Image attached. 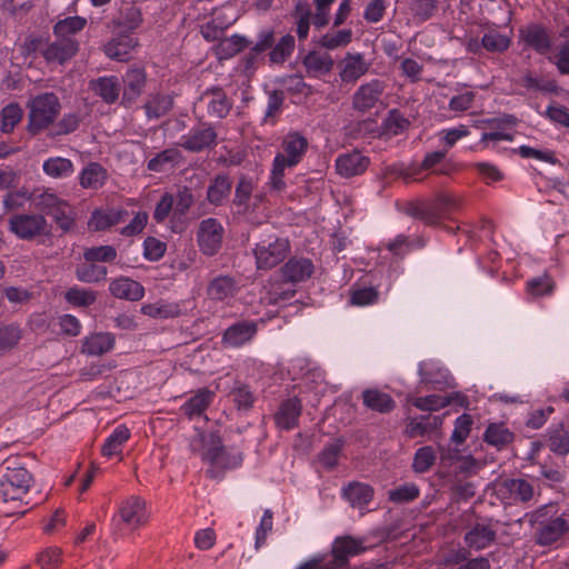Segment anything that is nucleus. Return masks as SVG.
<instances>
[{
    "label": "nucleus",
    "instance_id": "7",
    "mask_svg": "<svg viewBox=\"0 0 569 569\" xmlns=\"http://www.w3.org/2000/svg\"><path fill=\"white\" fill-rule=\"evenodd\" d=\"M80 50L78 40L56 38L48 41L42 49V57L49 64L63 66L74 58Z\"/></svg>",
    "mask_w": 569,
    "mask_h": 569
},
{
    "label": "nucleus",
    "instance_id": "27",
    "mask_svg": "<svg viewBox=\"0 0 569 569\" xmlns=\"http://www.w3.org/2000/svg\"><path fill=\"white\" fill-rule=\"evenodd\" d=\"M303 66L310 77H319L330 72L333 60L327 52L310 51L303 58Z\"/></svg>",
    "mask_w": 569,
    "mask_h": 569
},
{
    "label": "nucleus",
    "instance_id": "25",
    "mask_svg": "<svg viewBox=\"0 0 569 569\" xmlns=\"http://www.w3.org/2000/svg\"><path fill=\"white\" fill-rule=\"evenodd\" d=\"M237 281L230 276H219L210 281L207 295L211 300L222 301L237 292Z\"/></svg>",
    "mask_w": 569,
    "mask_h": 569
},
{
    "label": "nucleus",
    "instance_id": "12",
    "mask_svg": "<svg viewBox=\"0 0 569 569\" xmlns=\"http://www.w3.org/2000/svg\"><path fill=\"white\" fill-rule=\"evenodd\" d=\"M370 160L359 151L341 154L336 161L337 172L346 178L362 174L369 167Z\"/></svg>",
    "mask_w": 569,
    "mask_h": 569
},
{
    "label": "nucleus",
    "instance_id": "9",
    "mask_svg": "<svg viewBox=\"0 0 569 569\" xmlns=\"http://www.w3.org/2000/svg\"><path fill=\"white\" fill-rule=\"evenodd\" d=\"M455 206V199L449 194H438L432 201L416 206L412 216L427 224H436Z\"/></svg>",
    "mask_w": 569,
    "mask_h": 569
},
{
    "label": "nucleus",
    "instance_id": "8",
    "mask_svg": "<svg viewBox=\"0 0 569 569\" xmlns=\"http://www.w3.org/2000/svg\"><path fill=\"white\" fill-rule=\"evenodd\" d=\"M281 147L283 152L274 157V162L278 167L286 166L290 168L301 161L308 149V140L299 132H290L283 138Z\"/></svg>",
    "mask_w": 569,
    "mask_h": 569
},
{
    "label": "nucleus",
    "instance_id": "22",
    "mask_svg": "<svg viewBox=\"0 0 569 569\" xmlns=\"http://www.w3.org/2000/svg\"><path fill=\"white\" fill-rule=\"evenodd\" d=\"M301 413V402L298 398H292L283 401L274 416L278 427L282 429L293 428Z\"/></svg>",
    "mask_w": 569,
    "mask_h": 569
},
{
    "label": "nucleus",
    "instance_id": "28",
    "mask_svg": "<svg viewBox=\"0 0 569 569\" xmlns=\"http://www.w3.org/2000/svg\"><path fill=\"white\" fill-rule=\"evenodd\" d=\"M521 38L539 53H547L551 47L547 31L537 24L529 26L521 31Z\"/></svg>",
    "mask_w": 569,
    "mask_h": 569
},
{
    "label": "nucleus",
    "instance_id": "42",
    "mask_svg": "<svg viewBox=\"0 0 569 569\" xmlns=\"http://www.w3.org/2000/svg\"><path fill=\"white\" fill-rule=\"evenodd\" d=\"M108 270L103 266L94 264L93 262L83 263L77 267L76 276L78 280L87 283L99 282L104 280Z\"/></svg>",
    "mask_w": 569,
    "mask_h": 569
},
{
    "label": "nucleus",
    "instance_id": "33",
    "mask_svg": "<svg viewBox=\"0 0 569 569\" xmlns=\"http://www.w3.org/2000/svg\"><path fill=\"white\" fill-rule=\"evenodd\" d=\"M213 398V392L203 388L191 397L183 406L182 411L189 418L200 416L209 407Z\"/></svg>",
    "mask_w": 569,
    "mask_h": 569
},
{
    "label": "nucleus",
    "instance_id": "31",
    "mask_svg": "<svg viewBox=\"0 0 569 569\" xmlns=\"http://www.w3.org/2000/svg\"><path fill=\"white\" fill-rule=\"evenodd\" d=\"M363 550L361 542L351 537H342L336 539L332 553L336 556V561L343 563L346 567L350 556L360 553Z\"/></svg>",
    "mask_w": 569,
    "mask_h": 569
},
{
    "label": "nucleus",
    "instance_id": "50",
    "mask_svg": "<svg viewBox=\"0 0 569 569\" xmlns=\"http://www.w3.org/2000/svg\"><path fill=\"white\" fill-rule=\"evenodd\" d=\"M172 108V100L167 96H156L144 104L148 118L158 119Z\"/></svg>",
    "mask_w": 569,
    "mask_h": 569
},
{
    "label": "nucleus",
    "instance_id": "14",
    "mask_svg": "<svg viewBox=\"0 0 569 569\" xmlns=\"http://www.w3.org/2000/svg\"><path fill=\"white\" fill-rule=\"evenodd\" d=\"M313 263L307 258H291L281 268V274L287 282H301L313 273Z\"/></svg>",
    "mask_w": 569,
    "mask_h": 569
},
{
    "label": "nucleus",
    "instance_id": "1",
    "mask_svg": "<svg viewBox=\"0 0 569 569\" xmlns=\"http://www.w3.org/2000/svg\"><path fill=\"white\" fill-rule=\"evenodd\" d=\"M28 108L27 130L32 136H37L54 122L60 113L61 104L53 92H46L30 100Z\"/></svg>",
    "mask_w": 569,
    "mask_h": 569
},
{
    "label": "nucleus",
    "instance_id": "40",
    "mask_svg": "<svg viewBox=\"0 0 569 569\" xmlns=\"http://www.w3.org/2000/svg\"><path fill=\"white\" fill-rule=\"evenodd\" d=\"M553 280L546 273L531 278L527 282V292L531 298L550 296L553 291Z\"/></svg>",
    "mask_w": 569,
    "mask_h": 569
},
{
    "label": "nucleus",
    "instance_id": "45",
    "mask_svg": "<svg viewBox=\"0 0 569 569\" xmlns=\"http://www.w3.org/2000/svg\"><path fill=\"white\" fill-rule=\"evenodd\" d=\"M22 337L17 325L0 326V355L14 348Z\"/></svg>",
    "mask_w": 569,
    "mask_h": 569
},
{
    "label": "nucleus",
    "instance_id": "3",
    "mask_svg": "<svg viewBox=\"0 0 569 569\" xmlns=\"http://www.w3.org/2000/svg\"><path fill=\"white\" fill-rule=\"evenodd\" d=\"M2 467L6 470L3 480L0 482L3 488L1 499L3 502L9 500L18 502L22 507L19 497L10 492V489L20 492H27L32 480L31 473L23 467L19 458H8L3 461Z\"/></svg>",
    "mask_w": 569,
    "mask_h": 569
},
{
    "label": "nucleus",
    "instance_id": "51",
    "mask_svg": "<svg viewBox=\"0 0 569 569\" xmlns=\"http://www.w3.org/2000/svg\"><path fill=\"white\" fill-rule=\"evenodd\" d=\"M87 262H110L117 258V250L112 246H100L88 248L83 252Z\"/></svg>",
    "mask_w": 569,
    "mask_h": 569
},
{
    "label": "nucleus",
    "instance_id": "53",
    "mask_svg": "<svg viewBox=\"0 0 569 569\" xmlns=\"http://www.w3.org/2000/svg\"><path fill=\"white\" fill-rule=\"evenodd\" d=\"M342 449V442L340 440H336L327 445L323 450L319 453L320 463L331 470L338 465V458L340 456Z\"/></svg>",
    "mask_w": 569,
    "mask_h": 569
},
{
    "label": "nucleus",
    "instance_id": "49",
    "mask_svg": "<svg viewBox=\"0 0 569 569\" xmlns=\"http://www.w3.org/2000/svg\"><path fill=\"white\" fill-rule=\"evenodd\" d=\"M436 461V452L432 447L419 448L413 457L412 469L418 473L428 471Z\"/></svg>",
    "mask_w": 569,
    "mask_h": 569
},
{
    "label": "nucleus",
    "instance_id": "59",
    "mask_svg": "<svg viewBox=\"0 0 569 569\" xmlns=\"http://www.w3.org/2000/svg\"><path fill=\"white\" fill-rule=\"evenodd\" d=\"M252 183L244 176L239 179V182L236 187L233 204L237 207L247 208L248 201L252 193Z\"/></svg>",
    "mask_w": 569,
    "mask_h": 569
},
{
    "label": "nucleus",
    "instance_id": "6",
    "mask_svg": "<svg viewBox=\"0 0 569 569\" xmlns=\"http://www.w3.org/2000/svg\"><path fill=\"white\" fill-rule=\"evenodd\" d=\"M289 252V242L286 239H276L273 242L261 241L254 249L259 269H271L286 259Z\"/></svg>",
    "mask_w": 569,
    "mask_h": 569
},
{
    "label": "nucleus",
    "instance_id": "2",
    "mask_svg": "<svg viewBox=\"0 0 569 569\" xmlns=\"http://www.w3.org/2000/svg\"><path fill=\"white\" fill-rule=\"evenodd\" d=\"M198 437L206 449L203 460L211 465V469L209 470L211 477H217V471L233 469L241 465V453H229L218 432H210L208 436L199 432Z\"/></svg>",
    "mask_w": 569,
    "mask_h": 569
},
{
    "label": "nucleus",
    "instance_id": "43",
    "mask_svg": "<svg viewBox=\"0 0 569 569\" xmlns=\"http://www.w3.org/2000/svg\"><path fill=\"white\" fill-rule=\"evenodd\" d=\"M142 22L141 11L132 3H127L120 9L117 26L127 30H134Z\"/></svg>",
    "mask_w": 569,
    "mask_h": 569
},
{
    "label": "nucleus",
    "instance_id": "55",
    "mask_svg": "<svg viewBox=\"0 0 569 569\" xmlns=\"http://www.w3.org/2000/svg\"><path fill=\"white\" fill-rule=\"evenodd\" d=\"M80 124V117L77 113L64 114L63 118L56 124L50 131V137H57L61 134H69L78 129Z\"/></svg>",
    "mask_w": 569,
    "mask_h": 569
},
{
    "label": "nucleus",
    "instance_id": "62",
    "mask_svg": "<svg viewBox=\"0 0 569 569\" xmlns=\"http://www.w3.org/2000/svg\"><path fill=\"white\" fill-rule=\"evenodd\" d=\"M550 449L559 455H566L569 452V437L567 432L562 429H556L549 439Z\"/></svg>",
    "mask_w": 569,
    "mask_h": 569
},
{
    "label": "nucleus",
    "instance_id": "26",
    "mask_svg": "<svg viewBox=\"0 0 569 569\" xmlns=\"http://www.w3.org/2000/svg\"><path fill=\"white\" fill-rule=\"evenodd\" d=\"M87 19L80 16L67 17L58 20L52 32L56 38L77 40L74 36L87 27Z\"/></svg>",
    "mask_w": 569,
    "mask_h": 569
},
{
    "label": "nucleus",
    "instance_id": "61",
    "mask_svg": "<svg viewBox=\"0 0 569 569\" xmlns=\"http://www.w3.org/2000/svg\"><path fill=\"white\" fill-rule=\"evenodd\" d=\"M250 42L242 36L233 34L220 42V48L229 56H234L246 49Z\"/></svg>",
    "mask_w": 569,
    "mask_h": 569
},
{
    "label": "nucleus",
    "instance_id": "37",
    "mask_svg": "<svg viewBox=\"0 0 569 569\" xmlns=\"http://www.w3.org/2000/svg\"><path fill=\"white\" fill-rule=\"evenodd\" d=\"M495 531L486 526L477 525L472 530L467 532L465 540L471 548L482 549L495 539Z\"/></svg>",
    "mask_w": 569,
    "mask_h": 569
},
{
    "label": "nucleus",
    "instance_id": "18",
    "mask_svg": "<svg viewBox=\"0 0 569 569\" xmlns=\"http://www.w3.org/2000/svg\"><path fill=\"white\" fill-rule=\"evenodd\" d=\"M340 78L343 82H356L360 77L366 74L369 70L367 63L360 53H348L340 62Z\"/></svg>",
    "mask_w": 569,
    "mask_h": 569
},
{
    "label": "nucleus",
    "instance_id": "15",
    "mask_svg": "<svg viewBox=\"0 0 569 569\" xmlns=\"http://www.w3.org/2000/svg\"><path fill=\"white\" fill-rule=\"evenodd\" d=\"M373 488L365 482L351 481L342 489V497L352 508L362 509L373 498Z\"/></svg>",
    "mask_w": 569,
    "mask_h": 569
},
{
    "label": "nucleus",
    "instance_id": "47",
    "mask_svg": "<svg viewBox=\"0 0 569 569\" xmlns=\"http://www.w3.org/2000/svg\"><path fill=\"white\" fill-rule=\"evenodd\" d=\"M293 17L297 19V34L300 40L308 37L311 10L308 3L298 2L293 10Z\"/></svg>",
    "mask_w": 569,
    "mask_h": 569
},
{
    "label": "nucleus",
    "instance_id": "11",
    "mask_svg": "<svg viewBox=\"0 0 569 569\" xmlns=\"http://www.w3.org/2000/svg\"><path fill=\"white\" fill-rule=\"evenodd\" d=\"M119 516L123 523L139 528L148 521V513L146 501L138 497L132 496L121 502L119 507Z\"/></svg>",
    "mask_w": 569,
    "mask_h": 569
},
{
    "label": "nucleus",
    "instance_id": "34",
    "mask_svg": "<svg viewBox=\"0 0 569 569\" xmlns=\"http://www.w3.org/2000/svg\"><path fill=\"white\" fill-rule=\"evenodd\" d=\"M106 179V169L97 162H90L80 174V184L86 189H98L104 183Z\"/></svg>",
    "mask_w": 569,
    "mask_h": 569
},
{
    "label": "nucleus",
    "instance_id": "39",
    "mask_svg": "<svg viewBox=\"0 0 569 569\" xmlns=\"http://www.w3.org/2000/svg\"><path fill=\"white\" fill-rule=\"evenodd\" d=\"M43 171L52 178H64L73 173V164L69 159L54 157L44 161Z\"/></svg>",
    "mask_w": 569,
    "mask_h": 569
},
{
    "label": "nucleus",
    "instance_id": "44",
    "mask_svg": "<svg viewBox=\"0 0 569 569\" xmlns=\"http://www.w3.org/2000/svg\"><path fill=\"white\" fill-rule=\"evenodd\" d=\"M23 110L18 103H10L1 111V131L10 133L14 127L21 121Z\"/></svg>",
    "mask_w": 569,
    "mask_h": 569
},
{
    "label": "nucleus",
    "instance_id": "24",
    "mask_svg": "<svg viewBox=\"0 0 569 569\" xmlns=\"http://www.w3.org/2000/svg\"><path fill=\"white\" fill-rule=\"evenodd\" d=\"M123 101H134L143 91L146 86V73L143 69H130L123 78Z\"/></svg>",
    "mask_w": 569,
    "mask_h": 569
},
{
    "label": "nucleus",
    "instance_id": "36",
    "mask_svg": "<svg viewBox=\"0 0 569 569\" xmlns=\"http://www.w3.org/2000/svg\"><path fill=\"white\" fill-rule=\"evenodd\" d=\"M57 226L64 232H70L76 227V213L73 208L64 201L51 214Z\"/></svg>",
    "mask_w": 569,
    "mask_h": 569
},
{
    "label": "nucleus",
    "instance_id": "23",
    "mask_svg": "<svg viewBox=\"0 0 569 569\" xmlns=\"http://www.w3.org/2000/svg\"><path fill=\"white\" fill-rule=\"evenodd\" d=\"M362 401L368 409L379 413H389L396 407V402L391 396L378 389L363 390Z\"/></svg>",
    "mask_w": 569,
    "mask_h": 569
},
{
    "label": "nucleus",
    "instance_id": "56",
    "mask_svg": "<svg viewBox=\"0 0 569 569\" xmlns=\"http://www.w3.org/2000/svg\"><path fill=\"white\" fill-rule=\"evenodd\" d=\"M66 200L59 198L54 193L42 192L34 198L36 208L46 214H51Z\"/></svg>",
    "mask_w": 569,
    "mask_h": 569
},
{
    "label": "nucleus",
    "instance_id": "64",
    "mask_svg": "<svg viewBox=\"0 0 569 569\" xmlns=\"http://www.w3.org/2000/svg\"><path fill=\"white\" fill-rule=\"evenodd\" d=\"M62 551L59 548H49L38 557L41 569H54L61 560Z\"/></svg>",
    "mask_w": 569,
    "mask_h": 569
},
{
    "label": "nucleus",
    "instance_id": "29",
    "mask_svg": "<svg viewBox=\"0 0 569 569\" xmlns=\"http://www.w3.org/2000/svg\"><path fill=\"white\" fill-rule=\"evenodd\" d=\"M114 346V338L110 333H96L88 337L82 345V352L89 356H101Z\"/></svg>",
    "mask_w": 569,
    "mask_h": 569
},
{
    "label": "nucleus",
    "instance_id": "57",
    "mask_svg": "<svg viewBox=\"0 0 569 569\" xmlns=\"http://www.w3.org/2000/svg\"><path fill=\"white\" fill-rule=\"evenodd\" d=\"M181 157L178 149H166L158 153L148 162V169L151 171H160L164 163L174 162Z\"/></svg>",
    "mask_w": 569,
    "mask_h": 569
},
{
    "label": "nucleus",
    "instance_id": "19",
    "mask_svg": "<svg viewBox=\"0 0 569 569\" xmlns=\"http://www.w3.org/2000/svg\"><path fill=\"white\" fill-rule=\"evenodd\" d=\"M89 87L94 94L100 97L106 103L116 102L121 90L117 77H100L96 80H91Z\"/></svg>",
    "mask_w": 569,
    "mask_h": 569
},
{
    "label": "nucleus",
    "instance_id": "30",
    "mask_svg": "<svg viewBox=\"0 0 569 569\" xmlns=\"http://www.w3.org/2000/svg\"><path fill=\"white\" fill-rule=\"evenodd\" d=\"M256 330L257 327L253 322L236 323L224 331L223 341L230 346H240L250 340Z\"/></svg>",
    "mask_w": 569,
    "mask_h": 569
},
{
    "label": "nucleus",
    "instance_id": "17",
    "mask_svg": "<svg viewBox=\"0 0 569 569\" xmlns=\"http://www.w3.org/2000/svg\"><path fill=\"white\" fill-rule=\"evenodd\" d=\"M138 46L137 39L121 34L112 38L103 46V52L107 57L118 61H127L131 51Z\"/></svg>",
    "mask_w": 569,
    "mask_h": 569
},
{
    "label": "nucleus",
    "instance_id": "10",
    "mask_svg": "<svg viewBox=\"0 0 569 569\" xmlns=\"http://www.w3.org/2000/svg\"><path fill=\"white\" fill-rule=\"evenodd\" d=\"M383 91L385 84L378 79L361 84L352 97V108L361 113L373 109L381 102Z\"/></svg>",
    "mask_w": 569,
    "mask_h": 569
},
{
    "label": "nucleus",
    "instance_id": "13",
    "mask_svg": "<svg viewBox=\"0 0 569 569\" xmlns=\"http://www.w3.org/2000/svg\"><path fill=\"white\" fill-rule=\"evenodd\" d=\"M110 293L117 299L139 301L144 295L141 283L127 277L113 279L109 284Z\"/></svg>",
    "mask_w": 569,
    "mask_h": 569
},
{
    "label": "nucleus",
    "instance_id": "54",
    "mask_svg": "<svg viewBox=\"0 0 569 569\" xmlns=\"http://www.w3.org/2000/svg\"><path fill=\"white\" fill-rule=\"evenodd\" d=\"M410 122L398 110H391L385 120V132L393 136L399 134L409 127Z\"/></svg>",
    "mask_w": 569,
    "mask_h": 569
},
{
    "label": "nucleus",
    "instance_id": "16",
    "mask_svg": "<svg viewBox=\"0 0 569 569\" xmlns=\"http://www.w3.org/2000/svg\"><path fill=\"white\" fill-rule=\"evenodd\" d=\"M216 139L217 133L213 128H199L196 129L191 134L183 137V140L179 143V146L190 152H200L214 146Z\"/></svg>",
    "mask_w": 569,
    "mask_h": 569
},
{
    "label": "nucleus",
    "instance_id": "58",
    "mask_svg": "<svg viewBox=\"0 0 569 569\" xmlns=\"http://www.w3.org/2000/svg\"><path fill=\"white\" fill-rule=\"evenodd\" d=\"M449 405V399L438 395L419 397L413 401V406L420 410H438Z\"/></svg>",
    "mask_w": 569,
    "mask_h": 569
},
{
    "label": "nucleus",
    "instance_id": "60",
    "mask_svg": "<svg viewBox=\"0 0 569 569\" xmlns=\"http://www.w3.org/2000/svg\"><path fill=\"white\" fill-rule=\"evenodd\" d=\"M472 418L469 415H462L456 420L455 430L451 440L456 443H462L471 431Z\"/></svg>",
    "mask_w": 569,
    "mask_h": 569
},
{
    "label": "nucleus",
    "instance_id": "41",
    "mask_svg": "<svg viewBox=\"0 0 569 569\" xmlns=\"http://www.w3.org/2000/svg\"><path fill=\"white\" fill-rule=\"evenodd\" d=\"M565 532L563 521L556 518L550 522L543 525L538 533V542L542 546H548L557 541Z\"/></svg>",
    "mask_w": 569,
    "mask_h": 569
},
{
    "label": "nucleus",
    "instance_id": "4",
    "mask_svg": "<svg viewBox=\"0 0 569 569\" xmlns=\"http://www.w3.org/2000/svg\"><path fill=\"white\" fill-rule=\"evenodd\" d=\"M9 229L22 240H33L40 236H51V227L43 214H13L9 219Z\"/></svg>",
    "mask_w": 569,
    "mask_h": 569
},
{
    "label": "nucleus",
    "instance_id": "20",
    "mask_svg": "<svg viewBox=\"0 0 569 569\" xmlns=\"http://www.w3.org/2000/svg\"><path fill=\"white\" fill-rule=\"evenodd\" d=\"M232 181L228 174H217L208 186L207 200L213 206H222L228 199Z\"/></svg>",
    "mask_w": 569,
    "mask_h": 569
},
{
    "label": "nucleus",
    "instance_id": "48",
    "mask_svg": "<svg viewBox=\"0 0 569 569\" xmlns=\"http://www.w3.org/2000/svg\"><path fill=\"white\" fill-rule=\"evenodd\" d=\"M295 49V38L291 34L281 37L269 53L272 63H283Z\"/></svg>",
    "mask_w": 569,
    "mask_h": 569
},
{
    "label": "nucleus",
    "instance_id": "32",
    "mask_svg": "<svg viewBox=\"0 0 569 569\" xmlns=\"http://www.w3.org/2000/svg\"><path fill=\"white\" fill-rule=\"evenodd\" d=\"M509 493L512 501H527L533 495L532 486L523 479H511L500 486V496Z\"/></svg>",
    "mask_w": 569,
    "mask_h": 569
},
{
    "label": "nucleus",
    "instance_id": "5",
    "mask_svg": "<svg viewBox=\"0 0 569 569\" xmlns=\"http://www.w3.org/2000/svg\"><path fill=\"white\" fill-rule=\"evenodd\" d=\"M224 229L214 218H207L199 223L198 246L206 256H213L221 248Z\"/></svg>",
    "mask_w": 569,
    "mask_h": 569
},
{
    "label": "nucleus",
    "instance_id": "35",
    "mask_svg": "<svg viewBox=\"0 0 569 569\" xmlns=\"http://www.w3.org/2000/svg\"><path fill=\"white\" fill-rule=\"evenodd\" d=\"M123 216H127V212L120 210H110L106 213L101 211H94L89 221V226L94 230H106L112 226L118 224L123 220Z\"/></svg>",
    "mask_w": 569,
    "mask_h": 569
},
{
    "label": "nucleus",
    "instance_id": "38",
    "mask_svg": "<svg viewBox=\"0 0 569 569\" xmlns=\"http://www.w3.org/2000/svg\"><path fill=\"white\" fill-rule=\"evenodd\" d=\"M130 438V431L124 426H119L107 439L101 452L104 457H112L121 452V446Z\"/></svg>",
    "mask_w": 569,
    "mask_h": 569
},
{
    "label": "nucleus",
    "instance_id": "63",
    "mask_svg": "<svg viewBox=\"0 0 569 569\" xmlns=\"http://www.w3.org/2000/svg\"><path fill=\"white\" fill-rule=\"evenodd\" d=\"M419 496V489L415 486H401L389 491V499L392 502L402 503L415 500Z\"/></svg>",
    "mask_w": 569,
    "mask_h": 569
},
{
    "label": "nucleus",
    "instance_id": "46",
    "mask_svg": "<svg viewBox=\"0 0 569 569\" xmlns=\"http://www.w3.org/2000/svg\"><path fill=\"white\" fill-rule=\"evenodd\" d=\"M66 300L76 307H89L97 300V293L93 290L70 288L64 293Z\"/></svg>",
    "mask_w": 569,
    "mask_h": 569
},
{
    "label": "nucleus",
    "instance_id": "21",
    "mask_svg": "<svg viewBox=\"0 0 569 569\" xmlns=\"http://www.w3.org/2000/svg\"><path fill=\"white\" fill-rule=\"evenodd\" d=\"M202 99L208 101L209 113L218 119L227 117L232 107L221 88H211L207 90L203 93Z\"/></svg>",
    "mask_w": 569,
    "mask_h": 569
},
{
    "label": "nucleus",
    "instance_id": "52",
    "mask_svg": "<svg viewBox=\"0 0 569 569\" xmlns=\"http://www.w3.org/2000/svg\"><path fill=\"white\" fill-rule=\"evenodd\" d=\"M352 31L350 29H343L336 33H326L320 39L321 47L333 50L339 47H345L350 43Z\"/></svg>",
    "mask_w": 569,
    "mask_h": 569
}]
</instances>
